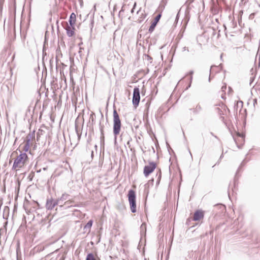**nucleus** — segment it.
Returning a JSON list of instances; mask_svg holds the SVG:
<instances>
[{"label": "nucleus", "mask_w": 260, "mask_h": 260, "mask_svg": "<svg viewBox=\"0 0 260 260\" xmlns=\"http://www.w3.org/2000/svg\"><path fill=\"white\" fill-rule=\"evenodd\" d=\"M141 229L142 230H143V229L146 230V224L144 223H142L141 226Z\"/></svg>", "instance_id": "nucleus-23"}, {"label": "nucleus", "mask_w": 260, "mask_h": 260, "mask_svg": "<svg viewBox=\"0 0 260 260\" xmlns=\"http://www.w3.org/2000/svg\"><path fill=\"white\" fill-rule=\"evenodd\" d=\"M153 182H154V179H151V180H149V181L148 182L147 184H146L145 185V186H146L147 185H152L153 184Z\"/></svg>", "instance_id": "nucleus-20"}, {"label": "nucleus", "mask_w": 260, "mask_h": 260, "mask_svg": "<svg viewBox=\"0 0 260 260\" xmlns=\"http://www.w3.org/2000/svg\"><path fill=\"white\" fill-rule=\"evenodd\" d=\"M221 97L222 99L224 100L226 99V97H225V92H223L221 95Z\"/></svg>", "instance_id": "nucleus-25"}, {"label": "nucleus", "mask_w": 260, "mask_h": 260, "mask_svg": "<svg viewBox=\"0 0 260 260\" xmlns=\"http://www.w3.org/2000/svg\"><path fill=\"white\" fill-rule=\"evenodd\" d=\"M259 7H260V4L259 5Z\"/></svg>", "instance_id": "nucleus-38"}, {"label": "nucleus", "mask_w": 260, "mask_h": 260, "mask_svg": "<svg viewBox=\"0 0 260 260\" xmlns=\"http://www.w3.org/2000/svg\"><path fill=\"white\" fill-rule=\"evenodd\" d=\"M121 123L119 115L116 110L113 111V134L115 139L116 140L118 135L120 134Z\"/></svg>", "instance_id": "nucleus-2"}, {"label": "nucleus", "mask_w": 260, "mask_h": 260, "mask_svg": "<svg viewBox=\"0 0 260 260\" xmlns=\"http://www.w3.org/2000/svg\"><path fill=\"white\" fill-rule=\"evenodd\" d=\"M59 204L57 200L48 199L46 201V207L48 210H52L55 206Z\"/></svg>", "instance_id": "nucleus-6"}, {"label": "nucleus", "mask_w": 260, "mask_h": 260, "mask_svg": "<svg viewBox=\"0 0 260 260\" xmlns=\"http://www.w3.org/2000/svg\"><path fill=\"white\" fill-rule=\"evenodd\" d=\"M140 99V90L138 87H135L133 95V104L135 107H137L139 104Z\"/></svg>", "instance_id": "nucleus-5"}, {"label": "nucleus", "mask_w": 260, "mask_h": 260, "mask_svg": "<svg viewBox=\"0 0 260 260\" xmlns=\"http://www.w3.org/2000/svg\"><path fill=\"white\" fill-rule=\"evenodd\" d=\"M204 212L202 210H198L196 211L193 215V220L198 221L204 218Z\"/></svg>", "instance_id": "nucleus-8"}, {"label": "nucleus", "mask_w": 260, "mask_h": 260, "mask_svg": "<svg viewBox=\"0 0 260 260\" xmlns=\"http://www.w3.org/2000/svg\"><path fill=\"white\" fill-rule=\"evenodd\" d=\"M239 103H240L241 104V106H242L243 102L242 101H240Z\"/></svg>", "instance_id": "nucleus-32"}, {"label": "nucleus", "mask_w": 260, "mask_h": 260, "mask_svg": "<svg viewBox=\"0 0 260 260\" xmlns=\"http://www.w3.org/2000/svg\"><path fill=\"white\" fill-rule=\"evenodd\" d=\"M74 203V201L68 199L67 201H66L64 202V205H67L68 206V207H76V205L73 204V203Z\"/></svg>", "instance_id": "nucleus-13"}, {"label": "nucleus", "mask_w": 260, "mask_h": 260, "mask_svg": "<svg viewBox=\"0 0 260 260\" xmlns=\"http://www.w3.org/2000/svg\"><path fill=\"white\" fill-rule=\"evenodd\" d=\"M100 131H101V137H100L101 145H104V134L103 126H101Z\"/></svg>", "instance_id": "nucleus-12"}, {"label": "nucleus", "mask_w": 260, "mask_h": 260, "mask_svg": "<svg viewBox=\"0 0 260 260\" xmlns=\"http://www.w3.org/2000/svg\"><path fill=\"white\" fill-rule=\"evenodd\" d=\"M76 20V15L72 13L70 17L69 22L71 25H74Z\"/></svg>", "instance_id": "nucleus-11"}, {"label": "nucleus", "mask_w": 260, "mask_h": 260, "mask_svg": "<svg viewBox=\"0 0 260 260\" xmlns=\"http://www.w3.org/2000/svg\"><path fill=\"white\" fill-rule=\"evenodd\" d=\"M27 160V155L25 153L21 152L14 160L12 167L13 169L16 171L19 170L25 165Z\"/></svg>", "instance_id": "nucleus-1"}, {"label": "nucleus", "mask_w": 260, "mask_h": 260, "mask_svg": "<svg viewBox=\"0 0 260 260\" xmlns=\"http://www.w3.org/2000/svg\"><path fill=\"white\" fill-rule=\"evenodd\" d=\"M140 10V9L139 11H137V14H138V13H139V12Z\"/></svg>", "instance_id": "nucleus-34"}, {"label": "nucleus", "mask_w": 260, "mask_h": 260, "mask_svg": "<svg viewBox=\"0 0 260 260\" xmlns=\"http://www.w3.org/2000/svg\"><path fill=\"white\" fill-rule=\"evenodd\" d=\"M70 197V195L66 192L62 194L61 196L57 199L58 204H60L61 202L67 201Z\"/></svg>", "instance_id": "nucleus-10"}, {"label": "nucleus", "mask_w": 260, "mask_h": 260, "mask_svg": "<svg viewBox=\"0 0 260 260\" xmlns=\"http://www.w3.org/2000/svg\"><path fill=\"white\" fill-rule=\"evenodd\" d=\"M128 201L131 211L133 213L136 212V194L134 190L131 189L128 193Z\"/></svg>", "instance_id": "nucleus-3"}, {"label": "nucleus", "mask_w": 260, "mask_h": 260, "mask_svg": "<svg viewBox=\"0 0 260 260\" xmlns=\"http://www.w3.org/2000/svg\"><path fill=\"white\" fill-rule=\"evenodd\" d=\"M216 109H217V110L218 111V113H219V114L220 115H221V114H223V113H222V111L221 110H220L219 108H218H218H217Z\"/></svg>", "instance_id": "nucleus-27"}, {"label": "nucleus", "mask_w": 260, "mask_h": 260, "mask_svg": "<svg viewBox=\"0 0 260 260\" xmlns=\"http://www.w3.org/2000/svg\"><path fill=\"white\" fill-rule=\"evenodd\" d=\"M93 151H92L91 155H93Z\"/></svg>", "instance_id": "nucleus-37"}, {"label": "nucleus", "mask_w": 260, "mask_h": 260, "mask_svg": "<svg viewBox=\"0 0 260 260\" xmlns=\"http://www.w3.org/2000/svg\"><path fill=\"white\" fill-rule=\"evenodd\" d=\"M201 110H202L201 106L200 104H198L196 106V107L194 109H193V112L194 113H197L199 112L200 111H201Z\"/></svg>", "instance_id": "nucleus-16"}, {"label": "nucleus", "mask_w": 260, "mask_h": 260, "mask_svg": "<svg viewBox=\"0 0 260 260\" xmlns=\"http://www.w3.org/2000/svg\"><path fill=\"white\" fill-rule=\"evenodd\" d=\"M4 231V229H0V235L1 234V233H2Z\"/></svg>", "instance_id": "nucleus-29"}, {"label": "nucleus", "mask_w": 260, "mask_h": 260, "mask_svg": "<svg viewBox=\"0 0 260 260\" xmlns=\"http://www.w3.org/2000/svg\"><path fill=\"white\" fill-rule=\"evenodd\" d=\"M156 177H157V181H156V185H158L160 182L161 177V173L160 171H159L158 172H157V173L156 174Z\"/></svg>", "instance_id": "nucleus-17"}, {"label": "nucleus", "mask_w": 260, "mask_h": 260, "mask_svg": "<svg viewBox=\"0 0 260 260\" xmlns=\"http://www.w3.org/2000/svg\"><path fill=\"white\" fill-rule=\"evenodd\" d=\"M222 109L225 110V105L222 103L221 105H219Z\"/></svg>", "instance_id": "nucleus-26"}, {"label": "nucleus", "mask_w": 260, "mask_h": 260, "mask_svg": "<svg viewBox=\"0 0 260 260\" xmlns=\"http://www.w3.org/2000/svg\"><path fill=\"white\" fill-rule=\"evenodd\" d=\"M178 14H177V15L176 16V19H177L178 18Z\"/></svg>", "instance_id": "nucleus-35"}, {"label": "nucleus", "mask_w": 260, "mask_h": 260, "mask_svg": "<svg viewBox=\"0 0 260 260\" xmlns=\"http://www.w3.org/2000/svg\"><path fill=\"white\" fill-rule=\"evenodd\" d=\"M254 13H252V14H251L250 15V18H253V16H254Z\"/></svg>", "instance_id": "nucleus-28"}, {"label": "nucleus", "mask_w": 260, "mask_h": 260, "mask_svg": "<svg viewBox=\"0 0 260 260\" xmlns=\"http://www.w3.org/2000/svg\"><path fill=\"white\" fill-rule=\"evenodd\" d=\"M76 132H77V133L78 135L79 136V133H78V132L77 129H76Z\"/></svg>", "instance_id": "nucleus-33"}, {"label": "nucleus", "mask_w": 260, "mask_h": 260, "mask_svg": "<svg viewBox=\"0 0 260 260\" xmlns=\"http://www.w3.org/2000/svg\"><path fill=\"white\" fill-rule=\"evenodd\" d=\"M239 136L241 137V138L243 139V137L239 135Z\"/></svg>", "instance_id": "nucleus-36"}, {"label": "nucleus", "mask_w": 260, "mask_h": 260, "mask_svg": "<svg viewBox=\"0 0 260 260\" xmlns=\"http://www.w3.org/2000/svg\"><path fill=\"white\" fill-rule=\"evenodd\" d=\"M7 222H6L5 223V226H6L7 225Z\"/></svg>", "instance_id": "nucleus-31"}, {"label": "nucleus", "mask_w": 260, "mask_h": 260, "mask_svg": "<svg viewBox=\"0 0 260 260\" xmlns=\"http://www.w3.org/2000/svg\"><path fill=\"white\" fill-rule=\"evenodd\" d=\"M247 0H240V6H244L246 4V3H247Z\"/></svg>", "instance_id": "nucleus-19"}, {"label": "nucleus", "mask_w": 260, "mask_h": 260, "mask_svg": "<svg viewBox=\"0 0 260 260\" xmlns=\"http://www.w3.org/2000/svg\"><path fill=\"white\" fill-rule=\"evenodd\" d=\"M193 71H190V72H189V73H188V74H189V75H191V77H190V82H191L192 79V75L193 74Z\"/></svg>", "instance_id": "nucleus-22"}, {"label": "nucleus", "mask_w": 260, "mask_h": 260, "mask_svg": "<svg viewBox=\"0 0 260 260\" xmlns=\"http://www.w3.org/2000/svg\"><path fill=\"white\" fill-rule=\"evenodd\" d=\"M136 5H137V3L135 2V3H134V6H133V9H132V10H131V13H134V9H135V7H136Z\"/></svg>", "instance_id": "nucleus-24"}, {"label": "nucleus", "mask_w": 260, "mask_h": 260, "mask_svg": "<svg viewBox=\"0 0 260 260\" xmlns=\"http://www.w3.org/2000/svg\"><path fill=\"white\" fill-rule=\"evenodd\" d=\"M66 30L67 31V36L69 37H72L74 35V25H69L67 24V26L66 28Z\"/></svg>", "instance_id": "nucleus-9"}, {"label": "nucleus", "mask_w": 260, "mask_h": 260, "mask_svg": "<svg viewBox=\"0 0 260 260\" xmlns=\"http://www.w3.org/2000/svg\"><path fill=\"white\" fill-rule=\"evenodd\" d=\"M161 16V14H159L158 15H157L156 16L154 21L152 22V23H151V25H150V27L149 28V32H152L154 30V28H155V27L157 22H158V21L160 19Z\"/></svg>", "instance_id": "nucleus-7"}, {"label": "nucleus", "mask_w": 260, "mask_h": 260, "mask_svg": "<svg viewBox=\"0 0 260 260\" xmlns=\"http://www.w3.org/2000/svg\"><path fill=\"white\" fill-rule=\"evenodd\" d=\"M29 142H30V140L29 139L27 140L26 143L24 144V145L23 146V150L24 151H25V152L29 150Z\"/></svg>", "instance_id": "nucleus-15"}, {"label": "nucleus", "mask_w": 260, "mask_h": 260, "mask_svg": "<svg viewBox=\"0 0 260 260\" xmlns=\"http://www.w3.org/2000/svg\"><path fill=\"white\" fill-rule=\"evenodd\" d=\"M226 89V85L225 84L223 85L221 87V91L222 92H225V90Z\"/></svg>", "instance_id": "nucleus-21"}, {"label": "nucleus", "mask_w": 260, "mask_h": 260, "mask_svg": "<svg viewBox=\"0 0 260 260\" xmlns=\"http://www.w3.org/2000/svg\"><path fill=\"white\" fill-rule=\"evenodd\" d=\"M156 167V163L150 162L148 165L145 166L144 168V174L145 177L148 176Z\"/></svg>", "instance_id": "nucleus-4"}, {"label": "nucleus", "mask_w": 260, "mask_h": 260, "mask_svg": "<svg viewBox=\"0 0 260 260\" xmlns=\"http://www.w3.org/2000/svg\"><path fill=\"white\" fill-rule=\"evenodd\" d=\"M92 225V221L91 220L88 221V222L87 223V224L85 225L84 229V230H88V231H90V230L91 229V227Z\"/></svg>", "instance_id": "nucleus-14"}, {"label": "nucleus", "mask_w": 260, "mask_h": 260, "mask_svg": "<svg viewBox=\"0 0 260 260\" xmlns=\"http://www.w3.org/2000/svg\"><path fill=\"white\" fill-rule=\"evenodd\" d=\"M229 92L231 91L232 88L230 87H229Z\"/></svg>", "instance_id": "nucleus-30"}, {"label": "nucleus", "mask_w": 260, "mask_h": 260, "mask_svg": "<svg viewBox=\"0 0 260 260\" xmlns=\"http://www.w3.org/2000/svg\"><path fill=\"white\" fill-rule=\"evenodd\" d=\"M86 260H95L94 255L92 253L87 254Z\"/></svg>", "instance_id": "nucleus-18"}]
</instances>
